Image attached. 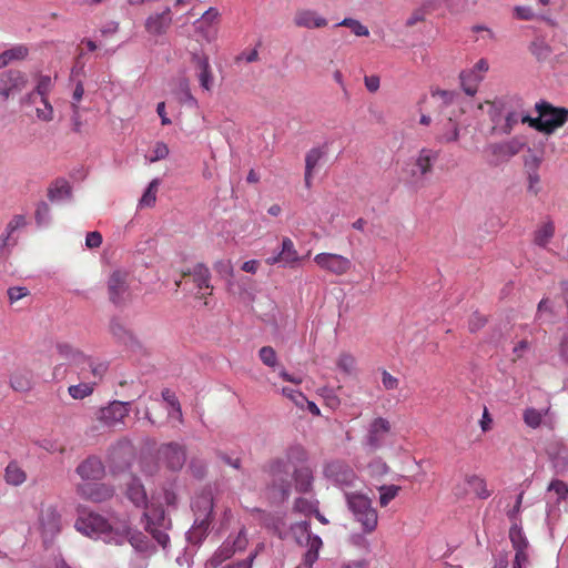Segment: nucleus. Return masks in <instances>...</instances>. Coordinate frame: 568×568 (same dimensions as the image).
<instances>
[{
  "mask_svg": "<svg viewBox=\"0 0 568 568\" xmlns=\"http://www.w3.org/2000/svg\"><path fill=\"white\" fill-rule=\"evenodd\" d=\"M77 473L83 480L78 485V493L85 499L101 503L113 496L110 486L99 483L105 475L103 464H79Z\"/></svg>",
  "mask_w": 568,
  "mask_h": 568,
  "instance_id": "f257e3e1",
  "label": "nucleus"
},
{
  "mask_svg": "<svg viewBox=\"0 0 568 568\" xmlns=\"http://www.w3.org/2000/svg\"><path fill=\"white\" fill-rule=\"evenodd\" d=\"M535 109L538 116L525 118L524 120L529 121V126L541 133L551 134L568 121L567 108L554 106L547 101H540L536 103Z\"/></svg>",
  "mask_w": 568,
  "mask_h": 568,
  "instance_id": "f03ea898",
  "label": "nucleus"
},
{
  "mask_svg": "<svg viewBox=\"0 0 568 568\" xmlns=\"http://www.w3.org/2000/svg\"><path fill=\"white\" fill-rule=\"evenodd\" d=\"M348 508L355 519L362 525L364 532H373L378 524L376 509L372 506V500L363 494H346Z\"/></svg>",
  "mask_w": 568,
  "mask_h": 568,
  "instance_id": "7ed1b4c3",
  "label": "nucleus"
},
{
  "mask_svg": "<svg viewBox=\"0 0 568 568\" xmlns=\"http://www.w3.org/2000/svg\"><path fill=\"white\" fill-rule=\"evenodd\" d=\"M291 530L295 535L296 541L307 548L303 561L307 564L308 567H313L318 559L320 549L323 547L322 539L312 534L311 524L307 520L294 524Z\"/></svg>",
  "mask_w": 568,
  "mask_h": 568,
  "instance_id": "20e7f679",
  "label": "nucleus"
},
{
  "mask_svg": "<svg viewBox=\"0 0 568 568\" xmlns=\"http://www.w3.org/2000/svg\"><path fill=\"white\" fill-rule=\"evenodd\" d=\"M146 519L145 529L153 536V538L165 548L170 542L168 530L171 527V520L165 516L162 507L151 506L144 513Z\"/></svg>",
  "mask_w": 568,
  "mask_h": 568,
  "instance_id": "39448f33",
  "label": "nucleus"
},
{
  "mask_svg": "<svg viewBox=\"0 0 568 568\" xmlns=\"http://www.w3.org/2000/svg\"><path fill=\"white\" fill-rule=\"evenodd\" d=\"M109 301L115 306L125 305L132 296L130 274L122 270L113 271L106 281Z\"/></svg>",
  "mask_w": 568,
  "mask_h": 568,
  "instance_id": "423d86ee",
  "label": "nucleus"
},
{
  "mask_svg": "<svg viewBox=\"0 0 568 568\" xmlns=\"http://www.w3.org/2000/svg\"><path fill=\"white\" fill-rule=\"evenodd\" d=\"M129 406L130 402L113 400L95 412V420L104 427L113 428L124 423L129 416Z\"/></svg>",
  "mask_w": 568,
  "mask_h": 568,
  "instance_id": "0eeeda50",
  "label": "nucleus"
},
{
  "mask_svg": "<svg viewBox=\"0 0 568 568\" xmlns=\"http://www.w3.org/2000/svg\"><path fill=\"white\" fill-rule=\"evenodd\" d=\"M314 262L320 268L337 276L345 275L353 266L348 257L334 253H318Z\"/></svg>",
  "mask_w": 568,
  "mask_h": 568,
  "instance_id": "6e6552de",
  "label": "nucleus"
},
{
  "mask_svg": "<svg viewBox=\"0 0 568 568\" xmlns=\"http://www.w3.org/2000/svg\"><path fill=\"white\" fill-rule=\"evenodd\" d=\"M488 69V61L486 59H479L471 69L460 72V83L467 95L473 97L476 94L479 83L484 80V75Z\"/></svg>",
  "mask_w": 568,
  "mask_h": 568,
  "instance_id": "1a4fd4ad",
  "label": "nucleus"
},
{
  "mask_svg": "<svg viewBox=\"0 0 568 568\" xmlns=\"http://www.w3.org/2000/svg\"><path fill=\"white\" fill-rule=\"evenodd\" d=\"M302 257L295 248L293 241L290 237L282 240L281 250L276 255L270 256L265 260L267 265L282 264L284 267L294 268L298 265Z\"/></svg>",
  "mask_w": 568,
  "mask_h": 568,
  "instance_id": "9d476101",
  "label": "nucleus"
},
{
  "mask_svg": "<svg viewBox=\"0 0 568 568\" xmlns=\"http://www.w3.org/2000/svg\"><path fill=\"white\" fill-rule=\"evenodd\" d=\"M27 84L26 75L18 70H8L0 74V95L7 100L21 92Z\"/></svg>",
  "mask_w": 568,
  "mask_h": 568,
  "instance_id": "9b49d317",
  "label": "nucleus"
},
{
  "mask_svg": "<svg viewBox=\"0 0 568 568\" xmlns=\"http://www.w3.org/2000/svg\"><path fill=\"white\" fill-rule=\"evenodd\" d=\"M191 63L201 88L205 91H211L214 84V75L209 57L204 53H193Z\"/></svg>",
  "mask_w": 568,
  "mask_h": 568,
  "instance_id": "f8f14e48",
  "label": "nucleus"
},
{
  "mask_svg": "<svg viewBox=\"0 0 568 568\" xmlns=\"http://www.w3.org/2000/svg\"><path fill=\"white\" fill-rule=\"evenodd\" d=\"M75 527L79 531L87 536L105 534L111 529L108 520L103 516L95 513H90L84 517H80L75 521Z\"/></svg>",
  "mask_w": 568,
  "mask_h": 568,
  "instance_id": "ddd939ff",
  "label": "nucleus"
},
{
  "mask_svg": "<svg viewBox=\"0 0 568 568\" xmlns=\"http://www.w3.org/2000/svg\"><path fill=\"white\" fill-rule=\"evenodd\" d=\"M106 371V363L97 361L89 356H84L83 361L78 366V375L80 379L94 382L95 385H99V383L103 379Z\"/></svg>",
  "mask_w": 568,
  "mask_h": 568,
  "instance_id": "4468645a",
  "label": "nucleus"
},
{
  "mask_svg": "<svg viewBox=\"0 0 568 568\" xmlns=\"http://www.w3.org/2000/svg\"><path fill=\"white\" fill-rule=\"evenodd\" d=\"M186 276L192 277V282L197 287L196 296L199 298H204L206 295L211 294L213 287L211 285V273L207 266L197 263L191 270L183 273V277Z\"/></svg>",
  "mask_w": 568,
  "mask_h": 568,
  "instance_id": "2eb2a0df",
  "label": "nucleus"
},
{
  "mask_svg": "<svg viewBox=\"0 0 568 568\" xmlns=\"http://www.w3.org/2000/svg\"><path fill=\"white\" fill-rule=\"evenodd\" d=\"M523 146V142H520L518 139H513L506 142L491 143L487 146V150L494 156V164L497 165L518 154Z\"/></svg>",
  "mask_w": 568,
  "mask_h": 568,
  "instance_id": "dca6fc26",
  "label": "nucleus"
},
{
  "mask_svg": "<svg viewBox=\"0 0 568 568\" xmlns=\"http://www.w3.org/2000/svg\"><path fill=\"white\" fill-rule=\"evenodd\" d=\"M438 159V152L428 148L418 151L414 159V168L410 172L413 178H423L433 171V165Z\"/></svg>",
  "mask_w": 568,
  "mask_h": 568,
  "instance_id": "f3484780",
  "label": "nucleus"
},
{
  "mask_svg": "<svg viewBox=\"0 0 568 568\" xmlns=\"http://www.w3.org/2000/svg\"><path fill=\"white\" fill-rule=\"evenodd\" d=\"M136 457V448L128 437H121L109 448V458L111 462H131Z\"/></svg>",
  "mask_w": 568,
  "mask_h": 568,
  "instance_id": "a211bd4d",
  "label": "nucleus"
},
{
  "mask_svg": "<svg viewBox=\"0 0 568 568\" xmlns=\"http://www.w3.org/2000/svg\"><path fill=\"white\" fill-rule=\"evenodd\" d=\"M325 474L342 487L353 486L356 480L355 473L347 464H327Z\"/></svg>",
  "mask_w": 568,
  "mask_h": 568,
  "instance_id": "6ab92c4d",
  "label": "nucleus"
},
{
  "mask_svg": "<svg viewBox=\"0 0 568 568\" xmlns=\"http://www.w3.org/2000/svg\"><path fill=\"white\" fill-rule=\"evenodd\" d=\"M294 23L296 27L306 29H320L327 26V20L311 9L297 10L294 16Z\"/></svg>",
  "mask_w": 568,
  "mask_h": 568,
  "instance_id": "aec40b11",
  "label": "nucleus"
},
{
  "mask_svg": "<svg viewBox=\"0 0 568 568\" xmlns=\"http://www.w3.org/2000/svg\"><path fill=\"white\" fill-rule=\"evenodd\" d=\"M40 526L44 539H52L60 531V515L53 508L43 509L40 514Z\"/></svg>",
  "mask_w": 568,
  "mask_h": 568,
  "instance_id": "412c9836",
  "label": "nucleus"
},
{
  "mask_svg": "<svg viewBox=\"0 0 568 568\" xmlns=\"http://www.w3.org/2000/svg\"><path fill=\"white\" fill-rule=\"evenodd\" d=\"M390 432V423L383 417L375 418L368 428L366 443L371 448H377L382 439Z\"/></svg>",
  "mask_w": 568,
  "mask_h": 568,
  "instance_id": "4be33fe9",
  "label": "nucleus"
},
{
  "mask_svg": "<svg viewBox=\"0 0 568 568\" xmlns=\"http://www.w3.org/2000/svg\"><path fill=\"white\" fill-rule=\"evenodd\" d=\"M186 457V447L176 442L162 444L158 448V458L164 459L166 462L185 460Z\"/></svg>",
  "mask_w": 568,
  "mask_h": 568,
  "instance_id": "5701e85b",
  "label": "nucleus"
},
{
  "mask_svg": "<svg viewBox=\"0 0 568 568\" xmlns=\"http://www.w3.org/2000/svg\"><path fill=\"white\" fill-rule=\"evenodd\" d=\"M10 386L19 393H27L33 387V375L29 369H16L10 375Z\"/></svg>",
  "mask_w": 568,
  "mask_h": 568,
  "instance_id": "b1692460",
  "label": "nucleus"
},
{
  "mask_svg": "<svg viewBox=\"0 0 568 568\" xmlns=\"http://www.w3.org/2000/svg\"><path fill=\"white\" fill-rule=\"evenodd\" d=\"M171 24L170 9L162 13L150 16L145 22V29L151 34H162Z\"/></svg>",
  "mask_w": 568,
  "mask_h": 568,
  "instance_id": "393cba45",
  "label": "nucleus"
},
{
  "mask_svg": "<svg viewBox=\"0 0 568 568\" xmlns=\"http://www.w3.org/2000/svg\"><path fill=\"white\" fill-rule=\"evenodd\" d=\"M525 118H531L529 114L524 113L519 109L508 110L505 116V123L500 126V132L503 134H510L514 128L519 123H527L529 125V121H525Z\"/></svg>",
  "mask_w": 568,
  "mask_h": 568,
  "instance_id": "a878e982",
  "label": "nucleus"
},
{
  "mask_svg": "<svg viewBox=\"0 0 568 568\" xmlns=\"http://www.w3.org/2000/svg\"><path fill=\"white\" fill-rule=\"evenodd\" d=\"M162 395V398L164 402H166L170 407L172 408V410H169V417L171 418H174L179 422V424H183L184 423V417H183V413H182V407H181V404L175 395V393L173 390H171L170 388H164L161 393Z\"/></svg>",
  "mask_w": 568,
  "mask_h": 568,
  "instance_id": "bb28decb",
  "label": "nucleus"
},
{
  "mask_svg": "<svg viewBox=\"0 0 568 568\" xmlns=\"http://www.w3.org/2000/svg\"><path fill=\"white\" fill-rule=\"evenodd\" d=\"M555 234V225L551 221L542 222L534 233V243L545 247Z\"/></svg>",
  "mask_w": 568,
  "mask_h": 568,
  "instance_id": "cd10ccee",
  "label": "nucleus"
},
{
  "mask_svg": "<svg viewBox=\"0 0 568 568\" xmlns=\"http://www.w3.org/2000/svg\"><path fill=\"white\" fill-rule=\"evenodd\" d=\"M176 98L181 103L190 108H197L199 105L197 100L191 92L190 82L186 78H182L179 80Z\"/></svg>",
  "mask_w": 568,
  "mask_h": 568,
  "instance_id": "c85d7f7f",
  "label": "nucleus"
},
{
  "mask_svg": "<svg viewBox=\"0 0 568 568\" xmlns=\"http://www.w3.org/2000/svg\"><path fill=\"white\" fill-rule=\"evenodd\" d=\"M57 351L63 359L69 361L77 367L80 365V363L83 361L85 356L81 351L74 348L72 345L68 343H59L57 345Z\"/></svg>",
  "mask_w": 568,
  "mask_h": 568,
  "instance_id": "c756f323",
  "label": "nucleus"
},
{
  "mask_svg": "<svg viewBox=\"0 0 568 568\" xmlns=\"http://www.w3.org/2000/svg\"><path fill=\"white\" fill-rule=\"evenodd\" d=\"M126 495L129 499L138 507L146 506V493L141 483L133 479L128 486Z\"/></svg>",
  "mask_w": 568,
  "mask_h": 568,
  "instance_id": "7c9ffc66",
  "label": "nucleus"
},
{
  "mask_svg": "<svg viewBox=\"0 0 568 568\" xmlns=\"http://www.w3.org/2000/svg\"><path fill=\"white\" fill-rule=\"evenodd\" d=\"M295 487L298 491L305 493L311 488L313 476L307 466H302L294 470Z\"/></svg>",
  "mask_w": 568,
  "mask_h": 568,
  "instance_id": "2f4dec72",
  "label": "nucleus"
},
{
  "mask_svg": "<svg viewBox=\"0 0 568 568\" xmlns=\"http://www.w3.org/2000/svg\"><path fill=\"white\" fill-rule=\"evenodd\" d=\"M459 139V128L456 122L448 119L443 126V131L437 134L436 141L438 143L456 142Z\"/></svg>",
  "mask_w": 568,
  "mask_h": 568,
  "instance_id": "473e14b6",
  "label": "nucleus"
},
{
  "mask_svg": "<svg viewBox=\"0 0 568 568\" xmlns=\"http://www.w3.org/2000/svg\"><path fill=\"white\" fill-rule=\"evenodd\" d=\"M28 52V48L22 44L6 50L0 54V69L7 67L12 61L23 60Z\"/></svg>",
  "mask_w": 568,
  "mask_h": 568,
  "instance_id": "72a5a7b5",
  "label": "nucleus"
},
{
  "mask_svg": "<svg viewBox=\"0 0 568 568\" xmlns=\"http://www.w3.org/2000/svg\"><path fill=\"white\" fill-rule=\"evenodd\" d=\"M95 386L94 382L82 379L81 383L69 386L68 393L73 399H83L92 395Z\"/></svg>",
  "mask_w": 568,
  "mask_h": 568,
  "instance_id": "f704fd0d",
  "label": "nucleus"
},
{
  "mask_svg": "<svg viewBox=\"0 0 568 568\" xmlns=\"http://www.w3.org/2000/svg\"><path fill=\"white\" fill-rule=\"evenodd\" d=\"M466 484L468 485V488L470 491H473L477 497L486 499L490 496V491L486 487V481L476 476H468L466 477Z\"/></svg>",
  "mask_w": 568,
  "mask_h": 568,
  "instance_id": "c9c22d12",
  "label": "nucleus"
},
{
  "mask_svg": "<svg viewBox=\"0 0 568 568\" xmlns=\"http://www.w3.org/2000/svg\"><path fill=\"white\" fill-rule=\"evenodd\" d=\"M70 194V185L65 180H55L48 189L50 201H58Z\"/></svg>",
  "mask_w": 568,
  "mask_h": 568,
  "instance_id": "e433bc0d",
  "label": "nucleus"
},
{
  "mask_svg": "<svg viewBox=\"0 0 568 568\" xmlns=\"http://www.w3.org/2000/svg\"><path fill=\"white\" fill-rule=\"evenodd\" d=\"M234 549L231 547V541L227 539L220 548L214 552L210 559V565L213 568L219 567L223 561L231 558L234 555Z\"/></svg>",
  "mask_w": 568,
  "mask_h": 568,
  "instance_id": "4c0bfd02",
  "label": "nucleus"
},
{
  "mask_svg": "<svg viewBox=\"0 0 568 568\" xmlns=\"http://www.w3.org/2000/svg\"><path fill=\"white\" fill-rule=\"evenodd\" d=\"M4 477L8 484L14 486L22 484L27 478L26 473L19 467V464H8Z\"/></svg>",
  "mask_w": 568,
  "mask_h": 568,
  "instance_id": "58836bf2",
  "label": "nucleus"
},
{
  "mask_svg": "<svg viewBox=\"0 0 568 568\" xmlns=\"http://www.w3.org/2000/svg\"><path fill=\"white\" fill-rule=\"evenodd\" d=\"M219 17H220V13H219L217 9H215V8L207 9L202 14V17L195 22L196 29L200 30L201 32H203L204 36L206 37L205 28L211 27L214 23H216L219 20Z\"/></svg>",
  "mask_w": 568,
  "mask_h": 568,
  "instance_id": "ea45409f",
  "label": "nucleus"
},
{
  "mask_svg": "<svg viewBox=\"0 0 568 568\" xmlns=\"http://www.w3.org/2000/svg\"><path fill=\"white\" fill-rule=\"evenodd\" d=\"M110 331L114 337L120 342L128 344L133 341V335L119 320H112L110 323Z\"/></svg>",
  "mask_w": 568,
  "mask_h": 568,
  "instance_id": "a19ab883",
  "label": "nucleus"
},
{
  "mask_svg": "<svg viewBox=\"0 0 568 568\" xmlns=\"http://www.w3.org/2000/svg\"><path fill=\"white\" fill-rule=\"evenodd\" d=\"M509 538L516 551L527 549L528 541L526 540L521 528L517 524H513L510 527Z\"/></svg>",
  "mask_w": 568,
  "mask_h": 568,
  "instance_id": "79ce46f5",
  "label": "nucleus"
},
{
  "mask_svg": "<svg viewBox=\"0 0 568 568\" xmlns=\"http://www.w3.org/2000/svg\"><path fill=\"white\" fill-rule=\"evenodd\" d=\"M400 490L399 486L396 485H383L378 487L379 491V505L386 507L393 499H395Z\"/></svg>",
  "mask_w": 568,
  "mask_h": 568,
  "instance_id": "37998d69",
  "label": "nucleus"
},
{
  "mask_svg": "<svg viewBox=\"0 0 568 568\" xmlns=\"http://www.w3.org/2000/svg\"><path fill=\"white\" fill-rule=\"evenodd\" d=\"M336 27H347L357 37H368L369 30L366 26L362 24L358 20L353 18H345Z\"/></svg>",
  "mask_w": 568,
  "mask_h": 568,
  "instance_id": "c03bdc74",
  "label": "nucleus"
},
{
  "mask_svg": "<svg viewBox=\"0 0 568 568\" xmlns=\"http://www.w3.org/2000/svg\"><path fill=\"white\" fill-rule=\"evenodd\" d=\"M159 184L160 182L158 179H154L150 182L149 186L146 187L145 192L143 193L140 200L141 206L151 207L155 204Z\"/></svg>",
  "mask_w": 568,
  "mask_h": 568,
  "instance_id": "a18cd8bd",
  "label": "nucleus"
},
{
  "mask_svg": "<svg viewBox=\"0 0 568 568\" xmlns=\"http://www.w3.org/2000/svg\"><path fill=\"white\" fill-rule=\"evenodd\" d=\"M258 357L264 365L273 369H275L278 366L277 355L272 346H263L258 351Z\"/></svg>",
  "mask_w": 568,
  "mask_h": 568,
  "instance_id": "49530a36",
  "label": "nucleus"
},
{
  "mask_svg": "<svg viewBox=\"0 0 568 568\" xmlns=\"http://www.w3.org/2000/svg\"><path fill=\"white\" fill-rule=\"evenodd\" d=\"M317 504V501H312L306 498H297L294 503V510L305 516H310L315 513Z\"/></svg>",
  "mask_w": 568,
  "mask_h": 568,
  "instance_id": "de8ad7c7",
  "label": "nucleus"
},
{
  "mask_svg": "<svg viewBox=\"0 0 568 568\" xmlns=\"http://www.w3.org/2000/svg\"><path fill=\"white\" fill-rule=\"evenodd\" d=\"M282 394L290 398L298 407H303L305 402H307L306 396L302 392L290 387H283Z\"/></svg>",
  "mask_w": 568,
  "mask_h": 568,
  "instance_id": "09e8293b",
  "label": "nucleus"
},
{
  "mask_svg": "<svg viewBox=\"0 0 568 568\" xmlns=\"http://www.w3.org/2000/svg\"><path fill=\"white\" fill-rule=\"evenodd\" d=\"M355 364H356L355 357L347 353L341 354L338 357V361H337L338 368H341L343 372H345L347 374H351L354 372Z\"/></svg>",
  "mask_w": 568,
  "mask_h": 568,
  "instance_id": "8fccbe9b",
  "label": "nucleus"
},
{
  "mask_svg": "<svg viewBox=\"0 0 568 568\" xmlns=\"http://www.w3.org/2000/svg\"><path fill=\"white\" fill-rule=\"evenodd\" d=\"M542 419V415L535 408H528L524 413L525 423L532 428H537Z\"/></svg>",
  "mask_w": 568,
  "mask_h": 568,
  "instance_id": "3c124183",
  "label": "nucleus"
},
{
  "mask_svg": "<svg viewBox=\"0 0 568 568\" xmlns=\"http://www.w3.org/2000/svg\"><path fill=\"white\" fill-rule=\"evenodd\" d=\"M322 159V152L320 149H312L305 156V171L313 172Z\"/></svg>",
  "mask_w": 568,
  "mask_h": 568,
  "instance_id": "603ef678",
  "label": "nucleus"
},
{
  "mask_svg": "<svg viewBox=\"0 0 568 568\" xmlns=\"http://www.w3.org/2000/svg\"><path fill=\"white\" fill-rule=\"evenodd\" d=\"M51 85H52V81H51L50 77H48V75L40 77L37 88H36V93L40 95L41 100H48L47 95L50 92Z\"/></svg>",
  "mask_w": 568,
  "mask_h": 568,
  "instance_id": "864d4df0",
  "label": "nucleus"
},
{
  "mask_svg": "<svg viewBox=\"0 0 568 568\" xmlns=\"http://www.w3.org/2000/svg\"><path fill=\"white\" fill-rule=\"evenodd\" d=\"M43 108H37L36 113L37 118L41 121H52L53 120V108L48 100H41Z\"/></svg>",
  "mask_w": 568,
  "mask_h": 568,
  "instance_id": "5fc2aeb1",
  "label": "nucleus"
},
{
  "mask_svg": "<svg viewBox=\"0 0 568 568\" xmlns=\"http://www.w3.org/2000/svg\"><path fill=\"white\" fill-rule=\"evenodd\" d=\"M169 155V148L164 142H156L153 150L152 155L150 156V162H156L165 159Z\"/></svg>",
  "mask_w": 568,
  "mask_h": 568,
  "instance_id": "6e6d98bb",
  "label": "nucleus"
},
{
  "mask_svg": "<svg viewBox=\"0 0 568 568\" xmlns=\"http://www.w3.org/2000/svg\"><path fill=\"white\" fill-rule=\"evenodd\" d=\"M26 223V217L23 215H14L7 225L6 236L10 239L11 234L18 229L23 227Z\"/></svg>",
  "mask_w": 568,
  "mask_h": 568,
  "instance_id": "4d7b16f0",
  "label": "nucleus"
},
{
  "mask_svg": "<svg viewBox=\"0 0 568 568\" xmlns=\"http://www.w3.org/2000/svg\"><path fill=\"white\" fill-rule=\"evenodd\" d=\"M247 542L246 531L242 528L234 540L231 541V547L234 549V552L242 551L246 548Z\"/></svg>",
  "mask_w": 568,
  "mask_h": 568,
  "instance_id": "13d9d810",
  "label": "nucleus"
},
{
  "mask_svg": "<svg viewBox=\"0 0 568 568\" xmlns=\"http://www.w3.org/2000/svg\"><path fill=\"white\" fill-rule=\"evenodd\" d=\"M487 320L484 315L479 313H474L469 318L468 328L471 333H475L483 328Z\"/></svg>",
  "mask_w": 568,
  "mask_h": 568,
  "instance_id": "bf43d9fd",
  "label": "nucleus"
},
{
  "mask_svg": "<svg viewBox=\"0 0 568 568\" xmlns=\"http://www.w3.org/2000/svg\"><path fill=\"white\" fill-rule=\"evenodd\" d=\"M548 489L555 491L560 499H565L568 495V486L561 480H552Z\"/></svg>",
  "mask_w": 568,
  "mask_h": 568,
  "instance_id": "052dcab7",
  "label": "nucleus"
},
{
  "mask_svg": "<svg viewBox=\"0 0 568 568\" xmlns=\"http://www.w3.org/2000/svg\"><path fill=\"white\" fill-rule=\"evenodd\" d=\"M102 244V235L98 231L89 232L85 236V245L88 248H97Z\"/></svg>",
  "mask_w": 568,
  "mask_h": 568,
  "instance_id": "680f3d73",
  "label": "nucleus"
},
{
  "mask_svg": "<svg viewBox=\"0 0 568 568\" xmlns=\"http://www.w3.org/2000/svg\"><path fill=\"white\" fill-rule=\"evenodd\" d=\"M50 213V207L45 202H41L38 204V207L36 210V220L38 224H43L47 222L48 216Z\"/></svg>",
  "mask_w": 568,
  "mask_h": 568,
  "instance_id": "e2e57ef3",
  "label": "nucleus"
},
{
  "mask_svg": "<svg viewBox=\"0 0 568 568\" xmlns=\"http://www.w3.org/2000/svg\"><path fill=\"white\" fill-rule=\"evenodd\" d=\"M515 17L520 20H532L535 18V13L530 7L518 6L515 8Z\"/></svg>",
  "mask_w": 568,
  "mask_h": 568,
  "instance_id": "0e129e2a",
  "label": "nucleus"
},
{
  "mask_svg": "<svg viewBox=\"0 0 568 568\" xmlns=\"http://www.w3.org/2000/svg\"><path fill=\"white\" fill-rule=\"evenodd\" d=\"M531 52L536 54L539 59H545L549 55L550 49L544 42H532Z\"/></svg>",
  "mask_w": 568,
  "mask_h": 568,
  "instance_id": "69168bd1",
  "label": "nucleus"
},
{
  "mask_svg": "<svg viewBox=\"0 0 568 568\" xmlns=\"http://www.w3.org/2000/svg\"><path fill=\"white\" fill-rule=\"evenodd\" d=\"M398 379L390 375L387 371H384L382 374V384L385 389L392 390L398 387Z\"/></svg>",
  "mask_w": 568,
  "mask_h": 568,
  "instance_id": "338daca9",
  "label": "nucleus"
},
{
  "mask_svg": "<svg viewBox=\"0 0 568 568\" xmlns=\"http://www.w3.org/2000/svg\"><path fill=\"white\" fill-rule=\"evenodd\" d=\"M27 295L28 290L26 287L14 286L8 290V296L11 303L19 301Z\"/></svg>",
  "mask_w": 568,
  "mask_h": 568,
  "instance_id": "774afa93",
  "label": "nucleus"
}]
</instances>
